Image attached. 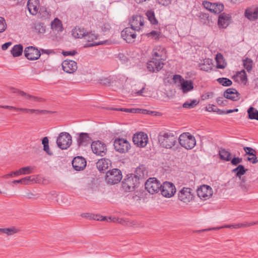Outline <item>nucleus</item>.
I'll return each instance as SVG.
<instances>
[{
    "label": "nucleus",
    "instance_id": "423d86ee",
    "mask_svg": "<svg viewBox=\"0 0 258 258\" xmlns=\"http://www.w3.org/2000/svg\"><path fill=\"white\" fill-rule=\"evenodd\" d=\"M162 184L155 178H150L145 183L146 189L151 194L160 191Z\"/></svg>",
    "mask_w": 258,
    "mask_h": 258
},
{
    "label": "nucleus",
    "instance_id": "5701e85b",
    "mask_svg": "<svg viewBox=\"0 0 258 258\" xmlns=\"http://www.w3.org/2000/svg\"><path fill=\"white\" fill-rule=\"evenodd\" d=\"M178 86L183 93H186L194 89V83L191 80L184 79Z\"/></svg>",
    "mask_w": 258,
    "mask_h": 258
},
{
    "label": "nucleus",
    "instance_id": "f8f14e48",
    "mask_svg": "<svg viewBox=\"0 0 258 258\" xmlns=\"http://www.w3.org/2000/svg\"><path fill=\"white\" fill-rule=\"evenodd\" d=\"M197 192L198 197L203 200L209 199L213 195L212 188L207 185H203L198 188Z\"/></svg>",
    "mask_w": 258,
    "mask_h": 258
},
{
    "label": "nucleus",
    "instance_id": "4d7b16f0",
    "mask_svg": "<svg viewBox=\"0 0 258 258\" xmlns=\"http://www.w3.org/2000/svg\"><path fill=\"white\" fill-rule=\"evenodd\" d=\"M24 197L29 199H37L38 198V194H35L30 191L26 192Z\"/></svg>",
    "mask_w": 258,
    "mask_h": 258
},
{
    "label": "nucleus",
    "instance_id": "4468645a",
    "mask_svg": "<svg viewBox=\"0 0 258 258\" xmlns=\"http://www.w3.org/2000/svg\"><path fill=\"white\" fill-rule=\"evenodd\" d=\"M164 63L157 58H152L147 64L148 70L151 72H158L163 67Z\"/></svg>",
    "mask_w": 258,
    "mask_h": 258
},
{
    "label": "nucleus",
    "instance_id": "f704fd0d",
    "mask_svg": "<svg viewBox=\"0 0 258 258\" xmlns=\"http://www.w3.org/2000/svg\"><path fill=\"white\" fill-rule=\"evenodd\" d=\"M219 154L221 159L229 161L231 160V153L224 149H221L219 151Z\"/></svg>",
    "mask_w": 258,
    "mask_h": 258
},
{
    "label": "nucleus",
    "instance_id": "39448f33",
    "mask_svg": "<svg viewBox=\"0 0 258 258\" xmlns=\"http://www.w3.org/2000/svg\"><path fill=\"white\" fill-rule=\"evenodd\" d=\"M139 183V182L136 176H134L133 174H131L128 175L122 182V187L125 191L130 192L133 191Z\"/></svg>",
    "mask_w": 258,
    "mask_h": 258
},
{
    "label": "nucleus",
    "instance_id": "9b49d317",
    "mask_svg": "<svg viewBox=\"0 0 258 258\" xmlns=\"http://www.w3.org/2000/svg\"><path fill=\"white\" fill-rule=\"evenodd\" d=\"M115 149L120 153H125L128 151L130 147L129 142L124 139H117L114 142Z\"/></svg>",
    "mask_w": 258,
    "mask_h": 258
},
{
    "label": "nucleus",
    "instance_id": "c03bdc74",
    "mask_svg": "<svg viewBox=\"0 0 258 258\" xmlns=\"http://www.w3.org/2000/svg\"><path fill=\"white\" fill-rule=\"evenodd\" d=\"M236 77L239 79V81L243 84L245 85L246 84L247 79L245 72L244 70L238 72L237 74Z\"/></svg>",
    "mask_w": 258,
    "mask_h": 258
},
{
    "label": "nucleus",
    "instance_id": "052dcab7",
    "mask_svg": "<svg viewBox=\"0 0 258 258\" xmlns=\"http://www.w3.org/2000/svg\"><path fill=\"white\" fill-rule=\"evenodd\" d=\"M242 161V158H239V157H234L233 159H231V164L233 165H235V166L241 163Z\"/></svg>",
    "mask_w": 258,
    "mask_h": 258
},
{
    "label": "nucleus",
    "instance_id": "69168bd1",
    "mask_svg": "<svg viewBox=\"0 0 258 258\" xmlns=\"http://www.w3.org/2000/svg\"><path fill=\"white\" fill-rule=\"evenodd\" d=\"M223 97H218L217 98L216 101L217 103L222 106H225L226 104L227 100H223Z\"/></svg>",
    "mask_w": 258,
    "mask_h": 258
},
{
    "label": "nucleus",
    "instance_id": "ddd939ff",
    "mask_svg": "<svg viewBox=\"0 0 258 258\" xmlns=\"http://www.w3.org/2000/svg\"><path fill=\"white\" fill-rule=\"evenodd\" d=\"M136 31L132 27L125 28L121 31V37L126 42L132 43L135 41L136 38Z\"/></svg>",
    "mask_w": 258,
    "mask_h": 258
},
{
    "label": "nucleus",
    "instance_id": "4c0bfd02",
    "mask_svg": "<svg viewBox=\"0 0 258 258\" xmlns=\"http://www.w3.org/2000/svg\"><path fill=\"white\" fill-rule=\"evenodd\" d=\"M224 9V6L222 4L212 3L209 11L215 14L221 13Z\"/></svg>",
    "mask_w": 258,
    "mask_h": 258
},
{
    "label": "nucleus",
    "instance_id": "cd10ccee",
    "mask_svg": "<svg viewBox=\"0 0 258 258\" xmlns=\"http://www.w3.org/2000/svg\"><path fill=\"white\" fill-rule=\"evenodd\" d=\"M230 17L228 15L223 13L219 15L218 19V25L220 28H225L229 23Z\"/></svg>",
    "mask_w": 258,
    "mask_h": 258
},
{
    "label": "nucleus",
    "instance_id": "6ab92c4d",
    "mask_svg": "<svg viewBox=\"0 0 258 258\" xmlns=\"http://www.w3.org/2000/svg\"><path fill=\"white\" fill-rule=\"evenodd\" d=\"M244 16L251 21L258 19V7L256 6L248 7L245 10Z\"/></svg>",
    "mask_w": 258,
    "mask_h": 258
},
{
    "label": "nucleus",
    "instance_id": "dca6fc26",
    "mask_svg": "<svg viewBox=\"0 0 258 258\" xmlns=\"http://www.w3.org/2000/svg\"><path fill=\"white\" fill-rule=\"evenodd\" d=\"M62 70L69 74H73L75 72L78 68L77 63L73 60L66 59L61 63Z\"/></svg>",
    "mask_w": 258,
    "mask_h": 258
},
{
    "label": "nucleus",
    "instance_id": "2eb2a0df",
    "mask_svg": "<svg viewBox=\"0 0 258 258\" xmlns=\"http://www.w3.org/2000/svg\"><path fill=\"white\" fill-rule=\"evenodd\" d=\"M133 141L138 146L144 147L148 142V136L147 134L144 133H139L134 135L133 138Z\"/></svg>",
    "mask_w": 258,
    "mask_h": 258
},
{
    "label": "nucleus",
    "instance_id": "393cba45",
    "mask_svg": "<svg viewBox=\"0 0 258 258\" xmlns=\"http://www.w3.org/2000/svg\"><path fill=\"white\" fill-rule=\"evenodd\" d=\"M243 150L245 152L246 155L251 156V157L247 158L248 161L251 162L252 164H255L258 162V159L256 155V152L254 149L250 147H245L243 148Z\"/></svg>",
    "mask_w": 258,
    "mask_h": 258
},
{
    "label": "nucleus",
    "instance_id": "a878e982",
    "mask_svg": "<svg viewBox=\"0 0 258 258\" xmlns=\"http://www.w3.org/2000/svg\"><path fill=\"white\" fill-rule=\"evenodd\" d=\"M111 165L110 160L106 158L101 159L96 163V167L100 172H103L107 169Z\"/></svg>",
    "mask_w": 258,
    "mask_h": 258
},
{
    "label": "nucleus",
    "instance_id": "0e129e2a",
    "mask_svg": "<svg viewBox=\"0 0 258 258\" xmlns=\"http://www.w3.org/2000/svg\"><path fill=\"white\" fill-rule=\"evenodd\" d=\"M214 93L213 92H207L203 95L202 99L203 100H206L209 98H211L213 97Z\"/></svg>",
    "mask_w": 258,
    "mask_h": 258
},
{
    "label": "nucleus",
    "instance_id": "5fc2aeb1",
    "mask_svg": "<svg viewBox=\"0 0 258 258\" xmlns=\"http://www.w3.org/2000/svg\"><path fill=\"white\" fill-rule=\"evenodd\" d=\"M35 180V177L34 176H26L22 178L23 184H28L31 181Z\"/></svg>",
    "mask_w": 258,
    "mask_h": 258
},
{
    "label": "nucleus",
    "instance_id": "aec40b11",
    "mask_svg": "<svg viewBox=\"0 0 258 258\" xmlns=\"http://www.w3.org/2000/svg\"><path fill=\"white\" fill-rule=\"evenodd\" d=\"M86 161L82 156H77L72 161V166L76 171H81L85 169L86 166Z\"/></svg>",
    "mask_w": 258,
    "mask_h": 258
},
{
    "label": "nucleus",
    "instance_id": "a19ab883",
    "mask_svg": "<svg viewBox=\"0 0 258 258\" xmlns=\"http://www.w3.org/2000/svg\"><path fill=\"white\" fill-rule=\"evenodd\" d=\"M109 221H113V222H117L118 223L122 224V225H125L127 226H132L134 224H132V222L130 221L126 220V219H116V218H113L109 217L108 218Z\"/></svg>",
    "mask_w": 258,
    "mask_h": 258
},
{
    "label": "nucleus",
    "instance_id": "412c9836",
    "mask_svg": "<svg viewBox=\"0 0 258 258\" xmlns=\"http://www.w3.org/2000/svg\"><path fill=\"white\" fill-rule=\"evenodd\" d=\"M84 38L88 42H92L85 45V47H91L96 45H99L103 44V42H93L97 38V35L93 32L88 33L86 31Z\"/></svg>",
    "mask_w": 258,
    "mask_h": 258
},
{
    "label": "nucleus",
    "instance_id": "37998d69",
    "mask_svg": "<svg viewBox=\"0 0 258 258\" xmlns=\"http://www.w3.org/2000/svg\"><path fill=\"white\" fill-rule=\"evenodd\" d=\"M198 103L199 101L195 99L187 101L183 104L182 107L185 108H192L198 105Z\"/></svg>",
    "mask_w": 258,
    "mask_h": 258
},
{
    "label": "nucleus",
    "instance_id": "0eeeda50",
    "mask_svg": "<svg viewBox=\"0 0 258 258\" xmlns=\"http://www.w3.org/2000/svg\"><path fill=\"white\" fill-rule=\"evenodd\" d=\"M192 190V189L190 188H182L178 192V199L186 204L190 202L194 198Z\"/></svg>",
    "mask_w": 258,
    "mask_h": 258
},
{
    "label": "nucleus",
    "instance_id": "e433bc0d",
    "mask_svg": "<svg viewBox=\"0 0 258 258\" xmlns=\"http://www.w3.org/2000/svg\"><path fill=\"white\" fill-rule=\"evenodd\" d=\"M146 15L148 20L152 25H156L158 24V20L155 17L154 12L152 10H148L146 13Z\"/></svg>",
    "mask_w": 258,
    "mask_h": 258
},
{
    "label": "nucleus",
    "instance_id": "a211bd4d",
    "mask_svg": "<svg viewBox=\"0 0 258 258\" xmlns=\"http://www.w3.org/2000/svg\"><path fill=\"white\" fill-rule=\"evenodd\" d=\"M152 57L157 58L161 61H164L166 59V51L165 48L160 45L156 46L152 51Z\"/></svg>",
    "mask_w": 258,
    "mask_h": 258
},
{
    "label": "nucleus",
    "instance_id": "72a5a7b5",
    "mask_svg": "<svg viewBox=\"0 0 258 258\" xmlns=\"http://www.w3.org/2000/svg\"><path fill=\"white\" fill-rule=\"evenodd\" d=\"M247 170V169H245L243 165H239L236 168L233 169L232 172L235 173L236 177L241 179V178H242V175H244Z\"/></svg>",
    "mask_w": 258,
    "mask_h": 258
},
{
    "label": "nucleus",
    "instance_id": "f03ea898",
    "mask_svg": "<svg viewBox=\"0 0 258 258\" xmlns=\"http://www.w3.org/2000/svg\"><path fill=\"white\" fill-rule=\"evenodd\" d=\"M180 145L186 149H192L196 144L195 138L189 133H184L178 138Z\"/></svg>",
    "mask_w": 258,
    "mask_h": 258
},
{
    "label": "nucleus",
    "instance_id": "6e6552de",
    "mask_svg": "<svg viewBox=\"0 0 258 258\" xmlns=\"http://www.w3.org/2000/svg\"><path fill=\"white\" fill-rule=\"evenodd\" d=\"M93 152L98 156H104L107 152L106 145L100 141H94L91 144Z\"/></svg>",
    "mask_w": 258,
    "mask_h": 258
},
{
    "label": "nucleus",
    "instance_id": "1a4fd4ad",
    "mask_svg": "<svg viewBox=\"0 0 258 258\" xmlns=\"http://www.w3.org/2000/svg\"><path fill=\"white\" fill-rule=\"evenodd\" d=\"M160 191L164 197L170 198L175 193L176 188L172 183L166 181L162 184Z\"/></svg>",
    "mask_w": 258,
    "mask_h": 258
},
{
    "label": "nucleus",
    "instance_id": "c9c22d12",
    "mask_svg": "<svg viewBox=\"0 0 258 258\" xmlns=\"http://www.w3.org/2000/svg\"><path fill=\"white\" fill-rule=\"evenodd\" d=\"M23 50V46L21 44L15 45L11 50V53L14 57L21 55Z\"/></svg>",
    "mask_w": 258,
    "mask_h": 258
},
{
    "label": "nucleus",
    "instance_id": "20e7f679",
    "mask_svg": "<svg viewBox=\"0 0 258 258\" xmlns=\"http://www.w3.org/2000/svg\"><path fill=\"white\" fill-rule=\"evenodd\" d=\"M71 136L67 132L60 133L56 139L57 147L61 150H66L71 145Z\"/></svg>",
    "mask_w": 258,
    "mask_h": 258
},
{
    "label": "nucleus",
    "instance_id": "b1692460",
    "mask_svg": "<svg viewBox=\"0 0 258 258\" xmlns=\"http://www.w3.org/2000/svg\"><path fill=\"white\" fill-rule=\"evenodd\" d=\"M133 175L136 176V178L139 182L140 180L143 179L147 177L148 175V171L145 166L142 165L136 168L135 174Z\"/></svg>",
    "mask_w": 258,
    "mask_h": 258
},
{
    "label": "nucleus",
    "instance_id": "f257e3e1",
    "mask_svg": "<svg viewBox=\"0 0 258 258\" xmlns=\"http://www.w3.org/2000/svg\"><path fill=\"white\" fill-rule=\"evenodd\" d=\"M158 140L161 147L171 149L177 144L178 138L172 132H161L158 135Z\"/></svg>",
    "mask_w": 258,
    "mask_h": 258
},
{
    "label": "nucleus",
    "instance_id": "a18cd8bd",
    "mask_svg": "<svg viewBox=\"0 0 258 258\" xmlns=\"http://www.w3.org/2000/svg\"><path fill=\"white\" fill-rule=\"evenodd\" d=\"M12 90L14 93H17L21 96L24 97L25 98H26V99L28 100H30L32 98V95L28 94L23 91L17 90L15 88H12Z\"/></svg>",
    "mask_w": 258,
    "mask_h": 258
},
{
    "label": "nucleus",
    "instance_id": "774afa93",
    "mask_svg": "<svg viewBox=\"0 0 258 258\" xmlns=\"http://www.w3.org/2000/svg\"><path fill=\"white\" fill-rule=\"evenodd\" d=\"M212 4V3L207 1H204L203 3L204 7L209 11H210V8H211Z\"/></svg>",
    "mask_w": 258,
    "mask_h": 258
},
{
    "label": "nucleus",
    "instance_id": "7ed1b4c3",
    "mask_svg": "<svg viewBox=\"0 0 258 258\" xmlns=\"http://www.w3.org/2000/svg\"><path fill=\"white\" fill-rule=\"evenodd\" d=\"M122 178L121 171L118 169L114 168L106 172L105 179L107 184L112 185L119 183Z\"/></svg>",
    "mask_w": 258,
    "mask_h": 258
},
{
    "label": "nucleus",
    "instance_id": "79ce46f5",
    "mask_svg": "<svg viewBox=\"0 0 258 258\" xmlns=\"http://www.w3.org/2000/svg\"><path fill=\"white\" fill-rule=\"evenodd\" d=\"M19 231V230L15 227H11L9 228H4V234H6L7 236L13 235Z\"/></svg>",
    "mask_w": 258,
    "mask_h": 258
},
{
    "label": "nucleus",
    "instance_id": "338daca9",
    "mask_svg": "<svg viewBox=\"0 0 258 258\" xmlns=\"http://www.w3.org/2000/svg\"><path fill=\"white\" fill-rule=\"evenodd\" d=\"M159 35V34L158 32L156 31H152V32L147 34L148 37H152V38H154L155 39L158 38Z\"/></svg>",
    "mask_w": 258,
    "mask_h": 258
},
{
    "label": "nucleus",
    "instance_id": "3c124183",
    "mask_svg": "<svg viewBox=\"0 0 258 258\" xmlns=\"http://www.w3.org/2000/svg\"><path fill=\"white\" fill-rule=\"evenodd\" d=\"M114 110L116 111H124L126 112H131L133 113H136L137 112L140 111L139 108H115Z\"/></svg>",
    "mask_w": 258,
    "mask_h": 258
},
{
    "label": "nucleus",
    "instance_id": "864d4df0",
    "mask_svg": "<svg viewBox=\"0 0 258 258\" xmlns=\"http://www.w3.org/2000/svg\"><path fill=\"white\" fill-rule=\"evenodd\" d=\"M7 28V24L4 18L0 17V33L3 32Z\"/></svg>",
    "mask_w": 258,
    "mask_h": 258
},
{
    "label": "nucleus",
    "instance_id": "4be33fe9",
    "mask_svg": "<svg viewBox=\"0 0 258 258\" xmlns=\"http://www.w3.org/2000/svg\"><path fill=\"white\" fill-rule=\"evenodd\" d=\"M223 95L225 98L233 101H237L239 99V94L237 91L234 88L227 89L224 92Z\"/></svg>",
    "mask_w": 258,
    "mask_h": 258
},
{
    "label": "nucleus",
    "instance_id": "ea45409f",
    "mask_svg": "<svg viewBox=\"0 0 258 258\" xmlns=\"http://www.w3.org/2000/svg\"><path fill=\"white\" fill-rule=\"evenodd\" d=\"M248 117L251 119H256L258 120V111L252 107H250L247 110Z\"/></svg>",
    "mask_w": 258,
    "mask_h": 258
},
{
    "label": "nucleus",
    "instance_id": "09e8293b",
    "mask_svg": "<svg viewBox=\"0 0 258 258\" xmlns=\"http://www.w3.org/2000/svg\"><path fill=\"white\" fill-rule=\"evenodd\" d=\"M252 61L250 59L246 58L243 60L244 67L248 72H249L252 69Z\"/></svg>",
    "mask_w": 258,
    "mask_h": 258
},
{
    "label": "nucleus",
    "instance_id": "2f4dec72",
    "mask_svg": "<svg viewBox=\"0 0 258 258\" xmlns=\"http://www.w3.org/2000/svg\"><path fill=\"white\" fill-rule=\"evenodd\" d=\"M215 59L217 63V68L218 69H224L226 66V62L224 59L223 55L221 53H218L216 55Z\"/></svg>",
    "mask_w": 258,
    "mask_h": 258
},
{
    "label": "nucleus",
    "instance_id": "58836bf2",
    "mask_svg": "<svg viewBox=\"0 0 258 258\" xmlns=\"http://www.w3.org/2000/svg\"><path fill=\"white\" fill-rule=\"evenodd\" d=\"M42 144L43 145V150L50 156L52 155L53 153L50 151L49 147V141L47 137H45L43 138Z\"/></svg>",
    "mask_w": 258,
    "mask_h": 258
},
{
    "label": "nucleus",
    "instance_id": "473e14b6",
    "mask_svg": "<svg viewBox=\"0 0 258 258\" xmlns=\"http://www.w3.org/2000/svg\"><path fill=\"white\" fill-rule=\"evenodd\" d=\"M200 70L208 72L212 69V62L210 59L204 60V62L199 64Z\"/></svg>",
    "mask_w": 258,
    "mask_h": 258
},
{
    "label": "nucleus",
    "instance_id": "680f3d73",
    "mask_svg": "<svg viewBox=\"0 0 258 258\" xmlns=\"http://www.w3.org/2000/svg\"><path fill=\"white\" fill-rule=\"evenodd\" d=\"M117 57L122 63H125L128 61V58L123 53H119Z\"/></svg>",
    "mask_w": 258,
    "mask_h": 258
},
{
    "label": "nucleus",
    "instance_id": "13d9d810",
    "mask_svg": "<svg viewBox=\"0 0 258 258\" xmlns=\"http://www.w3.org/2000/svg\"><path fill=\"white\" fill-rule=\"evenodd\" d=\"M90 219H93L95 220H100V221H109V219H107L106 217H102L97 215H92L91 217H90Z\"/></svg>",
    "mask_w": 258,
    "mask_h": 258
},
{
    "label": "nucleus",
    "instance_id": "7c9ffc66",
    "mask_svg": "<svg viewBox=\"0 0 258 258\" xmlns=\"http://www.w3.org/2000/svg\"><path fill=\"white\" fill-rule=\"evenodd\" d=\"M51 28L54 31H62L63 28L61 21L58 18L54 19V20L51 23Z\"/></svg>",
    "mask_w": 258,
    "mask_h": 258
},
{
    "label": "nucleus",
    "instance_id": "bb28decb",
    "mask_svg": "<svg viewBox=\"0 0 258 258\" xmlns=\"http://www.w3.org/2000/svg\"><path fill=\"white\" fill-rule=\"evenodd\" d=\"M39 4V0H28L27 6L31 14L35 15L37 13Z\"/></svg>",
    "mask_w": 258,
    "mask_h": 258
},
{
    "label": "nucleus",
    "instance_id": "c756f323",
    "mask_svg": "<svg viewBox=\"0 0 258 258\" xmlns=\"http://www.w3.org/2000/svg\"><path fill=\"white\" fill-rule=\"evenodd\" d=\"M86 31L84 28L76 27L72 30V34L76 38H84Z\"/></svg>",
    "mask_w": 258,
    "mask_h": 258
},
{
    "label": "nucleus",
    "instance_id": "9d476101",
    "mask_svg": "<svg viewBox=\"0 0 258 258\" xmlns=\"http://www.w3.org/2000/svg\"><path fill=\"white\" fill-rule=\"evenodd\" d=\"M131 27L138 31L141 30L144 25V18L141 15H133L129 21Z\"/></svg>",
    "mask_w": 258,
    "mask_h": 258
},
{
    "label": "nucleus",
    "instance_id": "c85d7f7f",
    "mask_svg": "<svg viewBox=\"0 0 258 258\" xmlns=\"http://www.w3.org/2000/svg\"><path fill=\"white\" fill-rule=\"evenodd\" d=\"M90 138L87 133H81L77 139L78 145L79 146H85L90 142Z\"/></svg>",
    "mask_w": 258,
    "mask_h": 258
},
{
    "label": "nucleus",
    "instance_id": "e2e57ef3",
    "mask_svg": "<svg viewBox=\"0 0 258 258\" xmlns=\"http://www.w3.org/2000/svg\"><path fill=\"white\" fill-rule=\"evenodd\" d=\"M206 110L209 112H216L217 107L214 105L209 104L206 107Z\"/></svg>",
    "mask_w": 258,
    "mask_h": 258
},
{
    "label": "nucleus",
    "instance_id": "49530a36",
    "mask_svg": "<svg viewBox=\"0 0 258 258\" xmlns=\"http://www.w3.org/2000/svg\"><path fill=\"white\" fill-rule=\"evenodd\" d=\"M239 179L240 180V181L239 182V186L241 189L243 191H247L249 189V185L248 184L246 183L245 178L242 177V178H241V179Z\"/></svg>",
    "mask_w": 258,
    "mask_h": 258
},
{
    "label": "nucleus",
    "instance_id": "bf43d9fd",
    "mask_svg": "<svg viewBox=\"0 0 258 258\" xmlns=\"http://www.w3.org/2000/svg\"><path fill=\"white\" fill-rule=\"evenodd\" d=\"M172 79L175 83H179V85H180L181 82L184 80V79L179 75L173 76Z\"/></svg>",
    "mask_w": 258,
    "mask_h": 258
},
{
    "label": "nucleus",
    "instance_id": "8fccbe9b",
    "mask_svg": "<svg viewBox=\"0 0 258 258\" xmlns=\"http://www.w3.org/2000/svg\"><path fill=\"white\" fill-rule=\"evenodd\" d=\"M35 29L39 33H44L45 31V27L42 23H38L35 25Z\"/></svg>",
    "mask_w": 258,
    "mask_h": 258
},
{
    "label": "nucleus",
    "instance_id": "f3484780",
    "mask_svg": "<svg viewBox=\"0 0 258 258\" xmlns=\"http://www.w3.org/2000/svg\"><path fill=\"white\" fill-rule=\"evenodd\" d=\"M24 54L28 59L32 60L38 59L40 56V51L33 46L26 47L24 50Z\"/></svg>",
    "mask_w": 258,
    "mask_h": 258
},
{
    "label": "nucleus",
    "instance_id": "6e6d98bb",
    "mask_svg": "<svg viewBox=\"0 0 258 258\" xmlns=\"http://www.w3.org/2000/svg\"><path fill=\"white\" fill-rule=\"evenodd\" d=\"M246 225V224H244L242 223H238V224H236L226 225L225 226V227L228 228L238 229V228L245 227Z\"/></svg>",
    "mask_w": 258,
    "mask_h": 258
},
{
    "label": "nucleus",
    "instance_id": "de8ad7c7",
    "mask_svg": "<svg viewBox=\"0 0 258 258\" xmlns=\"http://www.w3.org/2000/svg\"><path fill=\"white\" fill-rule=\"evenodd\" d=\"M217 81L222 85L224 86H230L232 85V81L227 78H219L217 80Z\"/></svg>",
    "mask_w": 258,
    "mask_h": 258
},
{
    "label": "nucleus",
    "instance_id": "603ef678",
    "mask_svg": "<svg viewBox=\"0 0 258 258\" xmlns=\"http://www.w3.org/2000/svg\"><path fill=\"white\" fill-rule=\"evenodd\" d=\"M22 175L31 174L33 172V167L31 166H26L21 168Z\"/></svg>",
    "mask_w": 258,
    "mask_h": 258
}]
</instances>
